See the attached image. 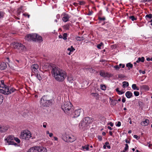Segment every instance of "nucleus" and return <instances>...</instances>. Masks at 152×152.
<instances>
[{"label": "nucleus", "mask_w": 152, "mask_h": 152, "mask_svg": "<svg viewBox=\"0 0 152 152\" xmlns=\"http://www.w3.org/2000/svg\"><path fill=\"white\" fill-rule=\"evenodd\" d=\"M52 67L51 73L56 80L58 82L63 81L66 77V73L56 66H53Z\"/></svg>", "instance_id": "nucleus-1"}, {"label": "nucleus", "mask_w": 152, "mask_h": 152, "mask_svg": "<svg viewBox=\"0 0 152 152\" xmlns=\"http://www.w3.org/2000/svg\"><path fill=\"white\" fill-rule=\"evenodd\" d=\"M1 85L0 86V93L5 95H8L16 90L15 88L12 87L10 88L9 86L5 85L4 80H1Z\"/></svg>", "instance_id": "nucleus-2"}, {"label": "nucleus", "mask_w": 152, "mask_h": 152, "mask_svg": "<svg viewBox=\"0 0 152 152\" xmlns=\"http://www.w3.org/2000/svg\"><path fill=\"white\" fill-rule=\"evenodd\" d=\"M61 107L64 112L68 115H70L73 111L72 105L70 102H65Z\"/></svg>", "instance_id": "nucleus-3"}, {"label": "nucleus", "mask_w": 152, "mask_h": 152, "mask_svg": "<svg viewBox=\"0 0 152 152\" xmlns=\"http://www.w3.org/2000/svg\"><path fill=\"white\" fill-rule=\"evenodd\" d=\"M26 40L28 41H33L41 42L43 41L42 38L41 36L38 35L36 34H33L27 35L25 37Z\"/></svg>", "instance_id": "nucleus-4"}, {"label": "nucleus", "mask_w": 152, "mask_h": 152, "mask_svg": "<svg viewBox=\"0 0 152 152\" xmlns=\"http://www.w3.org/2000/svg\"><path fill=\"white\" fill-rule=\"evenodd\" d=\"M93 121L92 118H90L88 117H86L80 123L79 127L80 128H84V129H85Z\"/></svg>", "instance_id": "nucleus-5"}, {"label": "nucleus", "mask_w": 152, "mask_h": 152, "mask_svg": "<svg viewBox=\"0 0 152 152\" xmlns=\"http://www.w3.org/2000/svg\"><path fill=\"white\" fill-rule=\"evenodd\" d=\"M46 149L40 146L33 147L30 148L27 152H46Z\"/></svg>", "instance_id": "nucleus-6"}, {"label": "nucleus", "mask_w": 152, "mask_h": 152, "mask_svg": "<svg viewBox=\"0 0 152 152\" xmlns=\"http://www.w3.org/2000/svg\"><path fill=\"white\" fill-rule=\"evenodd\" d=\"M40 103L41 106L48 107L51 104L52 102L50 100H47L46 97L44 96L41 99Z\"/></svg>", "instance_id": "nucleus-7"}, {"label": "nucleus", "mask_w": 152, "mask_h": 152, "mask_svg": "<svg viewBox=\"0 0 152 152\" xmlns=\"http://www.w3.org/2000/svg\"><path fill=\"white\" fill-rule=\"evenodd\" d=\"M83 113V110L81 109L76 110L70 115L72 118H77L80 116L81 113Z\"/></svg>", "instance_id": "nucleus-8"}, {"label": "nucleus", "mask_w": 152, "mask_h": 152, "mask_svg": "<svg viewBox=\"0 0 152 152\" xmlns=\"http://www.w3.org/2000/svg\"><path fill=\"white\" fill-rule=\"evenodd\" d=\"M10 137H13V136L12 135H9L5 139V140L7 141L8 144L9 145H14L15 146H19L17 143H15L14 141V140L13 138H12V140L11 139L12 138H11Z\"/></svg>", "instance_id": "nucleus-9"}, {"label": "nucleus", "mask_w": 152, "mask_h": 152, "mask_svg": "<svg viewBox=\"0 0 152 152\" xmlns=\"http://www.w3.org/2000/svg\"><path fill=\"white\" fill-rule=\"evenodd\" d=\"M13 48L15 49H19L20 48L21 50L23 49V45L21 44L18 42H14L13 43Z\"/></svg>", "instance_id": "nucleus-10"}, {"label": "nucleus", "mask_w": 152, "mask_h": 152, "mask_svg": "<svg viewBox=\"0 0 152 152\" xmlns=\"http://www.w3.org/2000/svg\"><path fill=\"white\" fill-rule=\"evenodd\" d=\"M39 65L37 64H35L32 65L31 67L32 72L34 74L37 72L38 71L37 69L39 68Z\"/></svg>", "instance_id": "nucleus-11"}, {"label": "nucleus", "mask_w": 152, "mask_h": 152, "mask_svg": "<svg viewBox=\"0 0 152 152\" xmlns=\"http://www.w3.org/2000/svg\"><path fill=\"white\" fill-rule=\"evenodd\" d=\"M9 127L7 126H0V132H5L8 129Z\"/></svg>", "instance_id": "nucleus-12"}, {"label": "nucleus", "mask_w": 152, "mask_h": 152, "mask_svg": "<svg viewBox=\"0 0 152 152\" xmlns=\"http://www.w3.org/2000/svg\"><path fill=\"white\" fill-rule=\"evenodd\" d=\"M67 137L66 138L65 137H64L63 138V139L64 141H65V142H72L73 141H75V139L74 138L72 139L70 137H68V140L67 139Z\"/></svg>", "instance_id": "nucleus-13"}, {"label": "nucleus", "mask_w": 152, "mask_h": 152, "mask_svg": "<svg viewBox=\"0 0 152 152\" xmlns=\"http://www.w3.org/2000/svg\"><path fill=\"white\" fill-rule=\"evenodd\" d=\"M7 67L6 63L4 62H2L0 63V69L1 70H3L5 69Z\"/></svg>", "instance_id": "nucleus-14"}, {"label": "nucleus", "mask_w": 152, "mask_h": 152, "mask_svg": "<svg viewBox=\"0 0 152 152\" xmlns=\"http://www.w3.org/2000/svg\"><path fill=\"white\" fill-rule=\"evenodd\" d=\"M140 89L145 91H148L149 90V86L147 85H143L140 86Z\"/></svg>", "instance_id": "nucleus-15"}, {"label": "nucleus", "mask_w": 152, "mask_h": 152, "mask_svg": "<svg viewBox=\"0 0 152 152\" xmlns=\"http://www.w3.org/2000/svg\"><path fill=\"white\" fill-rule=\"evenodd\" d=\"M149 123V121L148 119H146L145 121H142L141 124L142 126H147Z\"/></svg>", "instance_id": "nucleus-16"}, {"label": "nucleus", "mask_w": 152, "mask_h": 152, "mask_svg": "<svg viewBox=\"0 0 152 152\" xmlns=\"http://www.w3.org/2000/svg\"><path fill=\"white\" fill-rule=\"evenodd\" d=\"M100 75L104 77H108V74L107 73H106L103 71H101L99 72Z\"/></svg>", "instance_id": "nucleus-17"}, {"label": "nucleus", "mask_w": 152, "mask_h": 152, "mask_svg": "<svg viewBox=\"0 0 152 152\" xmlns=\"http://www.w3.org/2000/svg\"><path fill=\"white\" fill-rule=\"evenodd\" d=\"M126 96L128 98H131L132 96V94L130 91H128L126 92L125 94Z\"/></svg>", "instance_id": "nucleus-18"}, {"label": "nucleus", "mask_w": 152, "mask_h": 152, "mask_svg": "<svg viewBox=\"0 0 152 152\" xmlns=\"http://www.w3.org/2000/svg\"><path fill=\"white\" fill-rule=\"evenodd\" d=\"M69 16L68 15H66L63 17L62 20L64 22H66L69 20Z\"/></svg>", "instance_id": "nucleus-19"}, {"label": "nucleus", "mask_w": 152, "mask_h": 152, "mask_svg": "<svg viewBox=\"0 0 152 152\" xmlns=\"http://www.w3.org/2000/svg\"><path fill=\"white\" fill-rule=\"evenodd\" d=\"M11 138H13V139L14 140H15L16 142H17V144H18V143H19L20 142V140L19 139L16 137H15L14 136H13V137H10ZM12 138L11 139L12 140Z\"/></svg>", "instance_id": "nucleus-20"}, {"label": "nucleus", "mask_w": 152, "mask_h": 152, "mask_svg": "<svg viewBox=\"0 0 152 152\" xmlns=\"http://www.w3.org/2000/svg\"><path fill=\"white\" fill-rule=\"evenodd\" d=\"M144 61V58L143 57H142L141 58H139L138 60L136 61L137 63H139L140 62H143Z\"/></svg>", "instance_id": "nucleus-21"}, {"label": "nucleus", "mask_w": 152, "mask_h": 152, "mask_svg": "<svg viewBox=\"0 0 152 152\" xmlns=\"http://www.w3.org/2000/svg\"><path fill=\"white\" fill-rule=\"evenodd\" d=\"M126 66L128 67V70H130V68L132 69V68L133 65L130 63H129L126 64Z\"/></svg>", "instance_id": "nucleus-22"}, {"label": "nucleus", "mask_w": 152, "mask_h": 152, "mask_svg": "<svg viewBox=\"0 0 152 152\" xmlns=\"http://www.w3.org/2000/svg\"><path fill=\"white\" fill-rule=\"evenodd\" d=\"M75 39L77 40V41H81L82 40H84L85 39L83 37H75Z\"/></svg>", "instance_id": "nucleus-23"}, {"label": "nucleus", "mask_w": 152, "mask_h": 152, "mask_svg": "<svg viewBox=\"0 0 152 152\" xmlns=\"http://www.w3.org/2000/svg\"><path fill=\"white\" fill-rule=\"evenodd\" d=\"M129 83L127 82L124 81L123 82V87L124 88L126 87L129 86Z\"/></svg>", "instance_id": "nucleus-24"}, {"label": "nucleus", "mask_w": 152, "mask_h": 152, "mask_svg": "<svg viewBox=\"0 0 152 152\" xmlns=\"http://www.w3.org/2000/svg\"><path fill=\"white\" fill-rule=\"evenodd\" d=\"M132 88L134 90H139V88L135 84H133L132 86Z\"/></svg>", "instance_id": "nucleus-25"}, {"label": "nucleus", "mask_w": 152, "mask_h": 152, "mask_svg": "<svg viewBox=\"0 0 152 152\" xmlns=\"http://www.w3.org/2000/svg\"><path fill=\"white\" fill-rule=\"evenodd\" d=\"M21 135L20 136L21 138L22 139H24L26 140L27 139V137H26V134H21Z\"/></svg>", "instance_id": "nucleus-26"}, {"label": "nucleus", "mask_w": 152, "mask_h": 152, "mask_svg": "<svg viewBox=\"0 0 152 152\" xmlns=\"http://www.w3.org/2000/svg\"><path fill=\"white\" fill-rule=\"evenodd\" d=\"M67 50L70 51V52H72L75 50V49L73 48L72 46H71L70 48H68L67 49Z\"/></svg>", "instance_id": "nucleus-27"}, {"label": "nucleus", "mask_w": 152, "mask_h": 152, "mask_svg": "<svg viewBox=\"0 0 152 152\" xmlns=\"http://www.w3.org/2000/svg\"><path fill=\"white\" fill-rule=\"evenodd\" d=\"M145 18L147 20V18L151 19L152 18V14H150L146 15Z\"/></svg>", "instance_id": "nucleus-28"}, {"label": "nucleus", "mask_w": 152, "mask_h": 152, "mask_svg": "<svg viewBox=\"0 0 152 152\" xmlns=\"http://www.w3.org/2000/svg\"><path fill=\"white\" fill-rule=\"evenodd\" d=\"M129 19H131L132 20L134 21V20H136L137 18H135L134 16H131L129 17Z\"/></svg>", "instance_id": "nucleus-29"}, {"label": "nucleus", "mask_w": 152, "mask_h": 152, "mask_svg": "<svg viewBox=\"0 0 152 152\" xmlns=\"http://www.w3.org/2000/svg\"><path fill=\"white\" fill-rule=\"evenodd\" d=\"M91 95L94 97H96L97 98H98L99 96V95L96 93H92L91 94Z\"/></svg>", "instance_id": "nucleus-30"}, {"label": "nucleus", "mask_w": 152, "mask_h": 152, "mask_svg": "<svg viewBox=\"0 0 152 152\" xmlns=\"http://www.w3.org/2000/svg\"><path fill=\"white\" fill-rule=\"evenodd\" d=\"M100 87H101V89L102 90H105L106 89V86L104 85H100Z\"/></svg>", "instance_id": "nucleus-31"}, {"label": "nucleus", "mask_w": 152, "mask_h": 152, "mask_svg": "<svg viewBox=\"0 0 152 152\" xmlns=\"http://www.w3.org/2000/svg\"><path fill=\"white\" fill-rule=\"evenodd\" d=\"M31 134H26V137H27V139L26 140H28L31 137Z\"/></svg>", "instance_id": "nucleus-32"}, {"label": "nucleus", "mask_w": 152, "mask_h": 152, "mask_svg": "<svg viewBox=\"0 0 152 152\" xmlns=\"http://www.w3.org/2000/svg\"><path fill=\"white\" fill-rule=\"evenodd\" d=\"M36 75V77L39 80H42V78L39 74H38V73H37Z\"/></svg>", "instance_id": "nucleus-33"}, {"label": "nucleus", "mask_w": 152, "mask_h": 152, "mask_svg": "<svg viewBox=\"0 0 152 152\" xmlns=\"http://www.w3.org/2000/svg\"><path fill=\"white\" fill-rule=\"evenodd\" d=\"M117 100H112L111 102V104L113 105H115L117 103Z\"/></svg>", "instance_id": "nucleus-34"}, {"label": "nucleus", "mask_w": 152, "mask_h": 152, "mask_svg": "<svg viewBox=\"0 0 152 152\" xmlns=\"http://www.w3.org/2000/svg\"><path fill=\"white\" fill-rule=\"evenodd\" d=\"M103 45L102 42H101L99 44L97 45V47L99 49H101V47Z\"/></svg>", "instance_id": "nucleus-35"}, {"label": "nucleus", "mask_w": 152, "mask_h": 152, "mask_svg": "<svg viewBox=\"0 0 152 152\" xmlns=\"http://www.w3.org/2000/svg\"><path fill=\"white\" fill-rule=\"evenodd\" d=\"M88 145H85L84 146H83L82 148L83 149H86V150L87 151H88L89 150V147H88Z\"/></svg>", "instance_id": "nucleus-36"}, {"label": "nucleus", "mask_w": 152, "mask_h": 152, "mask_svg": "<svg viewBox=\"0 0 152 152\" xmlns=\"http://www.w3.org/2000/svg\"><path fill=\"white\" fill-rule=\"evenodd\" d=\"M67 34L66 33H64L63 35V39L64 40L67 39Z\"/></svg>", "instance_id": "nucleus-37"}, {"label": "nucleus", "mask_w": 152, "mask_h": 152, "mask_svg": "<svg viewBox=\"0 0 152 152\" xmlns=\"http://www.w3.org/2000/svg\"><path fill=\"white\" fill-rule=\"evenodd\" d=\"M21 133H31V132L27 130H23L22 132H21Z\"/></svg>", "instance_id": "nucleus-38"}, {"label": "nucleus", "mask_w": 152, "mask_h": 152, "mask_svg": "<svg viewBox=\"0 0 152 152\" xmlns=\"http://www.w3.org/2000/svg\"><path fill=\"white\" fill-rule=\"evenodd\" d=\"M125 145V148L124 149V150L125 151H126L128 149L129 146H128V145L127 144H126Z\"/></svg>", "instance_id": "nucleus-39"}, {"label": "nucleus", "mask_w": 152, "mask_h": 152, "mask_svg": "<svg viewBox=\"0 0 152 152\" xmlns=\"http://www.w3.org/2000/svg\"><path fill=\"white\" fill-rule=\"evenodd\" d=\"M3 100V97L2 95L0 96V104L2 103Z\"/></svg>", "instance_id": "nucleus-40"}, {"label": "nucleus", "mask_w": 152, "mask_h": 152, "mask_svg": "<svg viewBox=\"0 0 152 152\" xmlns=\"http://www.w3.org/2000/svg\"><path fill=\"white\" fill-rule=\"evenodd\" d=\"M4 13L3 12H0V19L2 18L4 16Z\"/></svg>", "instance_id": "nucleus-41"}, {"label": "nucleus", "mask_w": 152, "mask_h": 152, "mask_svg": "<svg viewBox=\"0 0 152 152\" xmlns=\"http://www.w3.org/2000/svg\"><path fill=\"white\" fill-rule=\"evenodd\" d=\"M69 24H66L64 26V28L66 30H68L69 29Z\"/></svg>", "instance_id": "nucleus-42"}, {"label": "nucleus", "mask_w": 152, "mask_h": 152, "mask_svg": "<svg viewBox=\"0 0 152 152\" xmlns=\"http://www.w3.org/2000/svg\"><path fill=\"white\" fill-rule=\"evenodd\" d=\"M125 77V76L122 74H119L118 75V77L119 78H122Z\"/></svg>", "instance_id": "nucleus-43"}, {"label": "nucleus", "mask_w": 152, "mask_h": 152, "mask_svg": "<svg viewBox=\"0 0 152 152\" xmlns=\"http://www.w3.org/2000/svg\"><path fill=\"white\" fill-rule=\"evenodd\" d=\"M134 94L135 96H138L139 94V93L138 91H135L134 92Z\"/></svg>", "instance_id": "nucleus-44"}, {"label": "nucleus", "mask_w": 152, "mask_h": 152, "mask_svg": "<svg viewBox=\"0 0 152 152\" xmlns=\"http://www.w3.org/2000/svg\"><path fill=\"white\" fill-rule=\"evenodd\" d=\"M67 79L69 82H73V80L72 78L68 77Z\"/></svg>", "instance_id": "nucleus-45"}, {"label": "nucleus", "mask_w": 152, "mask_h": 152, "mask_svg": "<svg viewBox=\"0 0 152 152\" xmlns=\"http://www.w3.org/2000/svg\"><path fill=\"white\" fill-rule=\"evenodd\" d=\"M121 125V123L120 121H118L117 123H116V126H120Z\"/></svg>", "instance_id": "nucleus-46"}, {"label": "nucleus", "mask_w": 152, "mask_h": 152, "mask_svg": "<svg viewBox=\"0 0 152 152\" xmlns=\"http://www.w3.org/2000/svg\"><path fill=\"white\" fill-rule=\"evenodd\" d=\"M114 67L115 69L116 70H118L119 69V66L118 65H115L114 66Z\"/></svg>", "instance_id": "nucleus-47"}, {"label": "nucleus", "mask_w": 152, "mask_h": 152, "mask_svg": "<svg viewBox=\"0 0 152 152\" xmlns=\"http://www.w3.org/2000/svg\"><path fill=\"white\" fill-rule=\"evenodd\" d=\"M133 137L134 138L137 139V140H138L140 138V137L137 136L136 135H134L133 136Z\"/></svg>", "instance_id": "nucleus-48"}, {"label": "nucleus", "mask_w": 152, "mask_h": 152, "mask_svg": "<svg viewBox=\"0 0 152 152\" xmlns=\"http://www.w3.org/2000/svg\"><path fill=\"white\" fill-rule=\"evenodd\" d=\"M99 19L100 20H105V18L104 17L103 18L99 17Z\"/></svg>", "instance_id": "nucleus-49"}, {"label": "nucleus", "mask_w": 152, "mask_h": 152, "mask_svg": "<svg viewBox=\"0 0 152 152\" xmlns=\"http://www.w3.org/2000/svg\"><path fill=\"white\" fill-rule=\"evenodd\" d=\"M23 15L25 17L27 16V17L28 18H29L30 17V15L27 14L26 13H23Z\"/></svg>", "instance_id": "nucleus-50"}, {"label": "nucleus", "mask_w": 152, "mask_h": 152, "mask_svg": "<svg viewBox=\"0 0 152 152\" xmlns=\"http://www.w3.org/2000/svg\"><path fill=\"white\" fill-rule=\"evenodd\" d=\"M47 125V123L46 122H44L43 124V126L44 128H46V127Z\"/></svg>", "instance_id": "nucleus-51"}, {"label": "nucleus", "mask_w": 152, "mask_h": 152, "mask_svg": "<svg viewBox=\"0 0 152 152\" xmlns=\"http://www.w3.org/2000/svg\"><path fill=\"white\" fill-rule=\"evenodd\" d=\"M107 125H110L112 127L113 125V124L112 122H110L107 123Z\"/></svg>", "instance_id": "nucleus-52"}, {"label": "nucleus", "mask_w": 152, "mask_h": 152, "mask_svg": "<svg viewBox=\"0 0 152 152\" xmlns=\"http://www.w3.org/2000/svg\"><path fill=\"white\" fill-rule=\"evenodd\" d=\"M139 72L140 73H142V74H144L145 73V71H142L141 70H139Z\"/></svg>", "instance_id": "nucleus-53"}, {"label": "nucleus", "mask_w": 152, "mask_h": 152, "mask_svg": "<svg viewBox=\"0 0 152 152\" xmlns=\"http://www.w3.org/2000/svg\"><path fill=\"white\" fill-rule=\"evenodd\" d=\"M95 71V70L94 69H92V68H91L90 69V72H92V73L94 72Z\"/></svg>", "instance_id": "nucleus-54"}, {"label": "nucleus", "mask_w": 152, "mask_h": 152, "mask_svg": "<svg viewBox=\"0 0 152 152\" xmlns=\"http://www.w3.org/2000/svg\"><path fill=\"white\" fill-rule=\"evenodd\" d=\"M98 138L99 141H101L102 140V136H98Z\"/></svg>", "instance_id": "nucleus-55"}, {"label": "nucleus", "mask_w": 152, "mask_h": 152, "mask_svg": "<svg viewBox=\"0 0 152 152\" xmlns=\"http://www.w3.org/2000/svg\"><path fill=\"white\" fill-rule=\"evenodd\" d=\"M124 93V91H120V92H118V94H123Z\"/></svg>", "instance_id": "nucleus-56"}, {"label": "nucleus", "mask_w": 152, "mask_h": 152, "mask_svg": "<svg viewBox=\"0 0 152 152\" xmlns=\"http://www.w3.org/2000/svg\"><path fill=\"white\" fill-rule=\"evenodd\" d=\"M122 101L124 103L126 101L125 98L124 97H123L122 100Z\"/></svg>", "instance_id": "nucleus-57"}, {"label": "nucleus", "mask_w": 152, "mask_h": 152, "mask_svg": "<svg viewBox=\"0 0 152 152\" xmlns=\"http://www.w3.org/2000/svg\"><path fill=\"white\" fill-rule=\"evenodd\" d=\"M92 13H93V12L92 11H91V12H89L88 14V15H91L92 14Z\"/></svg>", "instance_id": "nucleus-58"}, {"label": "nucleus", "mask_w": 152, "mask_h": 152, "mask_svg": "<svg viewBox=\"0 0 152 152\" xmlns=\"http://www.w3.org/2000/svg\"><path fill=\"white\" fill-rule=\"evenodd\" d=\"M125 142L126 143H130V141H128L127 139H126L125 140Z\"/></svg>", "instance_id": "nucleus-59"}, {"label": "nucleus", "mask_w": 152, "mask_h": 152, "mask_svg": "<svg viewBox=\"0 0 152 152\" xmlns=\"http://www.w3.org/2000/svg\"><path fill=\"white\" fill-rule=\"evenodd\" d=\"M116 91L117 92H120V91L119 90V88H118L116 89Z\"/></svg>", "instance_id": "nucleus-60"}, {"label": "nucleus", "mask_w": 152, "mask_h": 152, "mask_svg": "<svg viewBox=\"0 0 152 152\" xmlns=\"http://www.w3.org/2000/svg\"><path fill=\"white\" fill-rule=\"evenodd\" d=\"M109 143L108 142H106L105 143V145H106L107 146V145H109Z\"/></svg>", "instance_id": "nucleus-61"}, {"label": "nucleus", "mask_w": 152, "mask_h": 152, "mask_svg": "<svg viewBox=\"0 0 152 152\" xmlns=\"http://www.w3.org/2000/svg\"><path fill=\"white\" fill-rule=\"evenodd\" d=\"M59 38H63V36L61 35H60L59 36Z\"/></svg>", "instance_id": "nucleus-62"}, {"label": "nucleus", "mask_w": 152, "mask_h": 152, "mask_svg": "<svg viewBox=\"0 0 152 152\" xmlns=\"http://www.w3.org/2000/svg\"><path fill=\"white\" fill-rule=\"evenodd\" d=\"M49 134V136L50 137H52L53 135V134Z\"/></svg>", "instance_id": "nucleus-63"}, {"label": "nucleus", "mask_w": 152, "mask_h": 152, "mask_svg": "<svg viewBox=\"0 0 152 152\" xmlns=\"http://www.w3.org/2000/svg\"><path fill=\"white\" fill-rule=\"evenodd\" d=\"M146 60L147 61H150V58H146Z\"/></svg>", "instance_id": "nucleus-64"}]
</instances>
